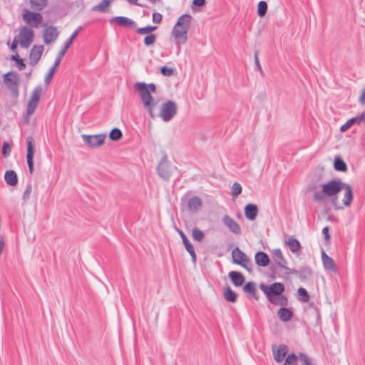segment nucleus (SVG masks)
<instances>
[{
	"label": "nucleus",
	"instance_id": "f257e3e1",
	"mask_svg": "<svg viewBox=\"0 0 365 365\" xmlns=\"http://www.w3.org/2000/svg\"><path fill=\"white\" fill-rule=\"evenodd\" d=\"M344 182L340 179H332L322 185V190L316 191L312 200L317 202H324L327 197H331V204L336 210H341L344 206L339 205L337 194L343 190Z\"/></svg>",
	"mask_w": 365,
	"mask_h": 365
},
{
	"label": "nucleus",
	"instance_id": "f03ea898",
	"mask_svg": "<svg viewBox=\"0 0 365 365\" xmlns=\"http://www.w3.org/2000/svg\"><path fill=\"white\" fill-rule=\"evenodd\" d=\"M133 87L135 90L138 91L145 110L148 112L151 118H154L153 109L158 102L151 96V93H156V86L154 83L147 84L143 82H138L134 84Z\"/></svg>",
	"mask_w": 365,
	"mask_h": 365
},
{
	"label": "nucleus",
	"instance_id": "7ed1b4c3",
	"mask_svg": "<svg viewBox=\"0 0 365 365\" xmlns=\"http://www.w3.org/2000/svg\"><path fill=\"white\" fill-rule=\"evenodd\" d=\"M259 289L263 292L270 303L281 307L288 305V298L283 294L285 287L282 283L274 282L270 285L260 284Z\"/></svg>",
	"mask_w": 365,
	"mask_h": 365
},
{
	"label": "nucleus",
	"instance_id": "20e7f679",
	"mask_svg": "<svg viewBox=\"0 0 365 365\" xmlns=\"http://www.w3.org/2000/svg\"><path fill=\"white\" fill-rule=\"evenodd\" d=\"M191 19L190 14H183L178 19L172 31V36L177 39V43L185 44L187 42Z\"/></svg>",
	"mask_w": 365,
	"mask_h": 365
},
{
	"label": "nucleus",
	"instance_id": "39448f33",
	"mask_svg": "<svg viewBox=\"0 0 365 365\" xmlns=\"http://www.w3.org/2000/svg\"><path fill=\"white\" fill-rule=\"evenodd\" d=\"M82 29H83L82 26H78L75 30V31L71 34V36L69 37V38L65 43L62 49L58 53L57 58H56V61H55L53 66L49 69V71H48L47 74L45 76L44 83L46 85H48L51 83V79L56 71V68L60 65L63 57L66 54V53L68 51V48L70 47L71 44L73 43V41L77 37V36L78 35L80 31L82 30Z\"/></svg>",
	"mask_w": 365,
	"mask_h": 365
},
{
	"label": "nucleus",
	"instance_id": "423d86ee",
	"mask_svg": "<svg viewBox=\"0 0 365 365\" xmlns=\"http://www.w3.org/2000/svg\"><path fill=\"white\" fill-rule=\"evenodd\" d=\"M177 170L175 166L168 160V156L164 155L156 168L158 176L163 180L168 181L173 175V172Z\"/></svg>",
	"mask_w": 365,
	"mask_h": 365
},
{
	"label": "nucleus",
	"instance_id": "0eeeda50",
	"mask_svg": "<svg viewBox=\"0 0 365 365\" xmlns=\"http://www.w3.org/2000/svg\"><path fill=\"white\" fill-rule=\"evenodd\" d=\"M3 81L7 88L11 91L13 97L18 98L19 95V86L20 83L19 75L14 71H9L4 75Z\"/></svg>",
	"mask_w": 365,
	"mask_h": 365
},
{
	"label": "nucleus",
	"instance_id": "6e6552de",
	"mask_svg": "<svg viewBox=\"0 0 365 365\" xmlns=\"http://www.w3.org/2000/svg\"><path fill=\"white\" fill-rule=\"evenodd\" d=\"M177 113V105L175 102L168 100L162 104L160 116L165 122L171 120Z\"/></svg>",
	"mask_w": 365,
	"mask_h": 365
},
{
	"label": "nucleus",
	"instance_id": "1a4fd4ad",
	"mask_svg": "<svg viewBox=\"0 0 365 365\" xmlns=\"http://www.w3.org/2000/svg\"><path fill=\"white\" fill-rule=\"evenodd\" d=\"M232 258L233 263L240 265L249 272H252V268L247 265L250 262V258L238 247L232 251Z\"/></svg>",
	"mask_w": 365,
	"mask_h": 365
},
{
	"label": "nucleus",
	"instance_id": "9d476101",
	"mask_svg": "<svg viewBox=\"0 0 365 365\" xmlns=\"http://www.w3.org/2000/svg\"><path fill=\"white\" fill-rule=\"evenodd\" d=\"M42 93L43 88L41 86H38L33 90L31 98L26 106L27 115H31L35 112Z\"/></svg>",
	"mask_w": 365,
	"mask_h": 365
},
{
	"label": "nucleus",
	"instance_id": "9b49d317",
	"mask_svg": "<svg viewBox=\"0 0 365 365\" xmlns=\"http://www.w3.org/2000/svg\"><path fill=\"white\" fill-rule=\"evenodd\" d=\"M18 37L19 38V41L21 47L27 48L34 41V32L31 28L22 26L20 29Z\"/></svg>",
	"mask_w": 365,
	"mask_h": 365
},
{
	"label": "nucleus",
	"instance_id": "f8f14e48",
	"mask_svg": "<svg viewBox=\"0 0 365 365\" xmlns=\"http://www.w3.org/2000/svg\"><path fill=\"white\" fill-rule=\"evenodd\" d=\"M24 21L31 27L38 28L43 21V16L38 12L24 9L22 15Z\"/></svg>",
	"mask_w": 365,
	"mask_h": 365
},
{
	"label": "nucleus",
	"instance_id": "ddd939ff",
	"mask_svg": "<svg viewBox=\"0 0 365 365\" xmlns=\"http://www.w3.org/2000/svg\"><path fill=\"white\" fill-rule=\"evenodd\" d=\"M81 138L86 145L91 148H96L102 145L106 138V134L82 135Z\"/></svg>",
	"mask_w": 365,
	"mask_h": 365
},
{
	"label": "nucleus",
	"instance_id": "4468645a",
	"mask_svg": "<svg viewBox=\"0 0 365 365\" xmlns=\"http://www.w3.org/2000/svg\"><path fill=\"white\" fill-rule=\"evenodd\" d=\"M27 153L26 162L30 174L34 173V139L32 136L26 138Z\"/></svg>",
	"mask_w": 365,
	"mask_h": 365
},
{
	"label": "nucleus",
	"instance_id": "2eb2a0df",
	"mask_svg": "<svg viewBox=\"0 0 365 365\" xmlns=\"http://www.w3.org/2000/svg\"><path fill=\"white\" fill-rule=\"evenodd\" d=\"M222 222L235 235H240L242 234L240 225L228 215H225L222 218Z\"/></svg>",
	"mask_w": 365,
	"mask_h": 365
},
{
	"label": "nucleus",
	"instance_id": "dca6fc26",
	"mask_svg": "<svg viewBox=\"0 0 365 365\" xmlns=\"http://www.w3.org/2000/svg\"><path fill=\"white\" fill-rule=\"evenodd\" d=\"M44 50V46L43 45H34L29 53V63L34 66H36L41 57Z\"/></svg>",
	"mask_w": 365,
	"mask_h": 365
},
{
	"label": "nucleus",
	"instance_id": "f3484780",
	"mask_svg": "<svg viewBox=\"0 0 365 365\" xmlns=\"http://www.w3.org/2000/svg\"><path fill=\"white\" fill-rule=\"evenodd\" d=\"M58 31L56 26H47L43 32V41L46 44L54 42L58 36Z\"/></svg>",
	"mask_w": 365,
	"mask_h": 365
},
{
	"label": "nucleus",
	"instance_id": "a211bd4d",
	"mask_svg": "<svg viewBox=\"0 0 365 365\" xmlns=\"http://www.w3.org/2000/svg\"><path fill=\"white\" fill-rule=\"evenodd\" d=\"M182 204H185L189 211L196 212L202 207V200L197 196L192 197L187 200L182 198Z\"/></svg>",
	"mask_w": 365,
	"mask_h": 365
},
{
	"label": "nucleus",
	"instance_id": "6ab92c4d",
	"mask_svg": "<svg viewBox=\"0 0 365 365\" xmlns=\"http://www.w3.org/2000/svg\"><path fill=\"white\" fill-rule=\"evenodd\" d=\"M177 230L182 240L183 245H184L186 250L191 255L192 261L195 263L197 260V255H196L193 245L191 244V242L189 241V240L186 237L185 234L182 230H180L179 229H178Z\"/></svg>",
	"mask_w": 365,
	"mask_h": 365
},
{
	"label": "nucleus",
	"instance_id": "aec40b11",
	"mask_svg": "<svg viewBox=\"0 0 365 365\" xmlns=\"http://www.w3.org/2000/svg\"><path fill=\"white\" fill-rule=\"evenodd\" d=\"M365 123V112H363L359 115L351 118L348 120L346 123L342 125L340 128L341 132H345L349 128H350L353 125L357 124L361 125V123Z\"/></svg>",
	"mask_w": 365,
	"mask_h": 365
},
{
	"label": "nucleus",
	"instance_id": "412c9836",
	"mask_svg": "<svg viewBox=\"0 0 365 365\" xmlns=\"http://www.w3.org/2000/svg\"><path fill=\"white\" fill-rule=\"evenodd\" d=\"M273 355L275 361L280 363L285 359V356L288 352V346L285 344H280L279 346H273Z\"/></svg>",
	"mask_w": 365,
	"mask_h": 365
},
{
	"label": "nucleus",
	"instance_id": "4be33fe9",
	"mask_svg": "<svg viewBox=\"0 0 365 365\" xmlns=\"http://www.w3.org/2000/svg\"><path fill=\"white\" fill-rule=\"evenodd\" d=\"M273 259L277 265L281 269H288L287 261L284 257L283 254L280 249H274L272 251Z\"/></svg>",
	"mask_w": 365,
	"mask_h": 365
},
{
	"label": "nucleus",
	"instance_id": "5701e85b",
	"mask_svg": "<svg viewBox=\"0 0 365 365\" xmlns=\"http://www.w3.org/2000/svg\"><path fill=\"white\" fill-rule=\"evenodd\" d=\"M343 190H345L344 198H343V205L344 207H349L354 199V192L352 187L350 185L344 182Z\"/></svg>",
	"mask_w": 365,
	"mask_h": 365
},
{
	"label": "nucleus",
	"instance_id": "b1692460",
	"mask_svg": "<svg viewBox=\"0 0 365 365\" xmlns=\"http://www.w3.org/2000/svg\"><path fill=\"white\" fill-rule=\"evenodd\" d=\"M110 23L115 22L119 26L135 29L136 24L132 19L125 16H115L110 20Z\"/></svg>",
	"mask_w": 365,
	"mask_h": 365
},
{
	"label": "nucleus",
	"instance_id": "393cba45",
	"mask_svg": "<svg viewBox=\"0 0 365 365\" xmlns=\"http://www.w3.org/2000/svg\"><path fill=\"white\" fill-rule=\"evenodd\" d=\"M322 259L325 269L333 272H337V268L334 259L328 256L324 250L322 252Z\"/></svg>",
	"mask_w": 365,
	"mask_h": 365
},
{
	"label": "nucleus",
	"instance_id": "a878e982",
	"mask_svg": "<svg viewBox=\"0 0 365 365\" xmlns=\"http://www.w3.org/2000/svg\"><path fill=\"white\" fill-rule=\"evenodd\" d=\"M255 260L256 264L259 267H267L270 262L268 255L262 251L256 252Z\"/></svg>",
	"mask_w": 365,
	"mask_h": 365
},
{
	"label": "nucleus",
	"instance_id": "bb28decb",
	"mask_svg": "<svg viewBox=\"0 0 365 365\" xmlns=\"http://www.w3.org/2000/svg\"><path fill=\"white\" fill-rule=\"evenodd\" d=\"M258 214V207L255 204H247L245 207V217L251 221L256 219Z\"/></svg>",
	"mask_w": 365,
	"mask_h": 365
},
{
	"label": "nucleus",
	"instance_id": "cd10ccee",
	"mask_svg": "<svg viewBox=\"0 0 365 365\" xmlns=\"http://www.w3.org/2000/svg\"><path fill=\"white\" fill-rule=\"evenodd\" d=\"M228 275L232 284L235 287H241L245 282V278L244 275L240 272L231 271L229 272Z\"/></svg>",
	"mask_w": 365,
	"mask_h": 365
},
{
	"label": "nucleus",
	"instance_id": "c85d7f7f",
	"mask_svg": "<svg viewBox=\"0 0 365 365\" xmlns=\"http://www.w3.org/2000/svg\"><path fill=\"white\" fill-rule=\"evenodd\" d=\"M4 180L10 186H15L18 183V177L15 171L7 170L4 174Z\"/></svg>",
	"mask_w": 365,
	"mask_h": 365
},
{
	"label": "nucleus",
	"instance_id": "c756f323",
	"mask_svg": "<svg viewBox=\"0 0 365 365\" xmlns=\"http://www.w3.org/2000/svg\"><path fill=\"white\" fill-rule=\"evenodd\" d=\"M277 316L281 321L288 322L292 318L293 313L290 309L282 307L278 310Z\"/></svg>",
	"mask_w": 365,
	"mask_h": 365
},
{
	"label": "nucleus",
	"instance_id": "7c9ffc66",
	"mask_svg": "<svg viewBox=\"0 0 365 365\" xmlns=\"http://www.w3.org/2000/svg\"><path fill=\"white\" fill-rule=\"evenodd\" d=\"M286 244L288 245L289 250L293 253H297V252L300 251L302 248L301 244L299 242V240L294 238V237H291L290 238H289V240L286 241Z\"/></svg>",
	"mask_w": 365,
	"mask_h": 365
},
{
	"label": "nucleus",
	"instance_id": "2f4dec72",
	"mask_svg": "<svg viewBox=\"0 0 365 365\" xmlns=\"http://www.w3.org/2000/svg\"><path fill=\"white\" fill-rule=\"evenodd\" d=\"M225 299L229 302H235L237 301V294L230 288V286H226L224 288L223 293Z\"/></svg>",
	"mask_w": 365,
	"mask_h": 365
},
{
	"label": "nucleus",
	"instance_id": "473e14b6",
	"mask_svg": "<svg viewBox=\"0 0 365 365\" xmlns=\"http://www.w3.org/2000/svg\"><path fill=\"white\" fill-rule=\"evenodd\" d=\"M334 168L336 171L346 172L347 165L340 156H336L334 161Z\"/></svg>",
	"mask_w": 365,
	"mask_h": 365
},
{
	"label": "nucleus",
	"instance_id": "72a5a7b5",
	"mask_svg": "<svg viewBox=\"0 0 365 365\" xmlns=\"http://www.w3.org/2000/svg\"><path fill=\"white\" fill-rule=\"evenodd\" d=\"M31 7L34 11H40L47 6V0H29Z\"/></svg>",
	"mask_w": 365,
	"mask_h": 365
},
{
	"label": "nucleus",
	"instance_id": "f704fd0d",
	"mask_svg": "<svg viewBox=\"0 0 365 365\" xmlns=\"http://www.w3.org/2000/svg\"><path fill=\"white\" fill-rule=\"evenodd\" d=\"M312 274V269L308 266L301 267L299 270V277L302 280H306Z\"/></svg>",
	"mask_w": 365,
	"mask_h": 365
},
{
	"label": "nucleus",
	"instance_id": "c9c22d12",
	"mask_svg": "<svg viewBox=\"0 0 365 365\" xmlns=\"http://www.w3.org/2000/svg\"><path fill=\"white\" fill-rule=\"evenodd\" d=\"M113 1V0H103L98 5L94 6L93 10L101 12H106L107 7Z\"/></svg>",
	"mask_w": 365,
	"mask_h": 365
},
{
	"label": "nucleus",
	"instance_id": "e433bc0d",
	"mask_svg": "<svg viewBox=\"0 0 365 365\" xmlns=\"http://www.w3.org/2000/svg\"><path fill=\"white\" fill-rule=\"evenodd\" d=\"M122 136L123 134L121 130L117 128H113L109 133L110 139L113 141L120 140L122 138Z\"/></svg>",
	"mask_w": 365,
	"mask_h": 365
},
{
	"label": "nucleus",
	"instance_id": "4c0bfd02",
	"mask_svg": "<svg viewBox=\"0 0 365 365\" xmlns=\"http://www.w3.org/2000/svg\"><path fill=\"white\" fill-rule=\"evenodd\" d=\"M192 237L195 240L200 242L205 238V233L199 228L195 227L192 230Z\"/></svg>",
	"mask_w": 365,
	"mask_h": 365
},
{
	"label": "nucleus",
	"instance_id": "58836bf2",
	"mask_svg": "<svg viewBox=\"0 0 365 365\" xmlns=\"http://www.w3.org/2000/svg\"><path fill=\"white\" fill-rule=\"evenodd\" d=\"M156 29V26H146L145 27L136 29L135 31L138 34L144 35L152 34L151 32Z\"/></svg>",
	"mask_w": 365,
	"mask_h": 365
},
{
	"label": "nucleus",
	"instance_id": "ea45409f",
	"mask_svg": "<svg viewBox=\"0 0 365 365\" xmlns=\"http://www.w3.org/2000/svg\"><path fill=\"white\" fill-rule=\"evenodd\" d=\"M299 359V355L297 356L294 353L289 354L285 358V361L283 365H295Z\"/></svg>",
	"mask_w": 365,
	"mask_h": 365
},
{
	"label": "nucleus",
	"instance_id": "a19ab883",
	"mask_svg": "<svg viewBox=\"0 0 365 365\" xmlns=\"http://www.w3.org/2000/svg\"><path fill=\"white\" fill-rule=\"evenodd\" d=\"M267 11V4L264 1L259 2L257 6V14L259 17H263L266 14Z\"/></svg>",
	"mask_w": 365,
	"mask_h": 365
},
{
	"label": "nucleus",
	"instance_id": "79ce46f5",
	"mask_svg": "<svg viewBox=\"0 0 365 365\" xmlns=\"http://www.w3.org/2000/svg\"><path fill=\"white\" fill-rule=\"evenodd\" d=\"M242 289L245 293L254 294L257 290L256 284L254 282H248L245 284Z\"/></svg>",
	"mask_w": 365,
	"mask_h": 365
},
{
	"label": "nucleus",
	"instance_id": "37998d69",
	"mask_svg": "<svg viewBox=\"0 0 365 365\" xmlns=\"http://www.w3.org/2000/svg\"><path fill=\"white\" fill-rule=\"evenodd\" d=\"M156 39L157 36L155 34H150L144 38L143 42L146 46H151L155 43Z\"/></svg>",
	"mask_w": 365,
	"mask_h": 365
},
{
	"label": "nucleus",
	"instance_id": "c03bdc74",
	"mask_svg": "<svg viewBox=\"0 0 365 365\" xmlns=\"http://www.w3.org/2000/svg\"><path fill=\"white\" fill-rule=\"evenodd\" d=\"M298 294L300 297L299 300L302 302H307L309 300V295L306 290V289L303 287H299L298 289Z\"/></svg>",
	"mask_w": 365,
	"mask_h": 365
},
{
	"label": "nucleus",
	"instance_id": "a18cd8bd",
	"mask_svg": "<svg viewBox=\"0 0 365 365\" xmlns=\"http://www.w3.org/2000/svg\"><path fill=\"white\" fill-rule=\"evenodd\" d=\"M302 365H312L311 359L304 353H299V359Z\"/></svg>",
	"mask_w": 365,
	"mask_h": 365
},
{
	"label": "nucleus",
	"instance_id": "49530a36",
	"mask_svg": "<svg viewBox=\"0 0 365 365\" xmlns=\"http://www.w3.org/2000/svg\"><path fill=\"white\" fill-rule=\"evenodd\" d=\"M242 192V186L238 182H235L232 187V196L235 198Z\"/></svg>",
	"mask_w": 365,
	"mask_h": 365
},
{
	"label": "nucleus",
	"instance_id": "de8ad7c7",
	"mask_svg": "<svg viewBox=\"0 0 365 365\" xmlns=\"http://www.w3.org/2000/svg\"><path fill=\"white\" fill-rule=\"evenodd\" d=\"M11 152V145L8 142H4L2 147V155L4 158H7Z\"/></svg>",
	"mask_w": 365,
	"mask_h": 365
},
{
	"label": "nucleus",
	"instance_id": "09e8293b",
	"mask_svg": "<svg viewBox=\"0 0 365 365\" xmlns=\"http://www.w3.org/2000/svg\"><path fill=\"white\" fill-rule=\"evenodd\" d=\"M160 73L164 76H171L174 73V69L164 66L160 68Z\"/></svg>",
	"mask_w": 365,
	"mask_h": 365
},
{
	"label": "nucleus",
	"instance_id": "8fccbe9b",
	"mask_svg": "<svg viewBox=\"0 0 365 365\" xmlns=\"http://www.w3.org/2000/svg\"><path fill=\"white\" fill-rule=\"evenodd\" d=\"M259 53V50H257L255 52V64L256 67L257 68V69L259 70V71L260 72L261 75L264 76V72H263V70L262 68V66L260 65L259 58H258Z\"/></svg>",
	"mask_w": 365,
	"mask_h": 365
},
{
	"label": "nucleus",
	"instance_id": "3c124183",
	"mask_svg": "<svg viewBox=\"0 0 365 365\" xmlns=\"http://www.w3.org/2000/svg\"><path fill=\"white\" fill-rule=\"evenodd\" d=\"M31 190H32V185L31 183H29L26 186V188L24 194H23L22 199L24 200V201L26 202L29 199Z\"/></svg>",
	"mask_w": 365,
	"mask_h": 365
},
{
	"label": "nucleus",
	"instance_id": "603ef678",
	"mask_svg": "<svg viewBox=\"0 0 365 365\" xmlns=\"http://www.w3.org/2000/svg\"><path fill=\"white\" fill-rule=\"evenodd\" d=\"M19 43V41L17 39V36H15L12 43L10 45V48L13 52H14V53L17 52V46H18Z\"/></svg>",
	"mask_w": 365,
	"mask_h": 365
},
{
	"label": "nucleus",
	"instance_id": "864d4df0",
	"mask_svg": "<svg viewBox=\"0 0 365 365\" xmlns=\"http://www.w3.org/2000/svg\"><path fill=\"white\" fill-rule=\"evenodd\" d=\"M163 19L162 15L160 13H153V21L156 24H159L161 22Z\"/></svg>",
	"mask_w": 365,
	"mask_h": 365
},
{
	"label": "nucleus",
	"instance_id": "5fc2aeb1",
	"mask_svg": "<svg viewBox=\"0 0 365 365\" xmlns=\"http://www.w3.org/2000/svg\"><path fill=\"white\" fill-rule=\"evenodd\" d=\"M322 234L324 236V240L327 242H329V240H330V235H329V227L328 226H327V227L323 228Z\"/></svg>",
	"mask_w": 365,
	"mask_h": 365
},
{
	"label": "nucleus",
	"instance_id": "6e6d98bb",
	"mask_svg": "<svg viewBox=\"0 0 365 365\" xmlns=\"http://www.w3.org/2000/svg\"><path fill=\"white\" fill-rule=\"evenodd\" d=\"M16 63L19 70L22 71L26 68V64L24 61V59L20 58Z\"/></svg>",
	"mask_w": 365,
	"mask_h": 365
},
{
	"label": "nucleus",
	"instance_id": "4d7b16f0",
	"mask_svg": "<svg viewBox=\"0 0 365 365\" xmlns=\"http://www.w3.org/2000/svg\"><path fill=\"white\" fill-rule=\"evenodd\" d=\"M193 5L196 6H203L206 4V0H193Z\"/></svg>",
	"mask_w": 365,
	"mask_h": 365
},
{
	"label": "nucleus",
	"instance_id": "13d9d810",
	"mask_svg": "<svg viewBox=\"0 0 365 365\" xmlns=\"http://www.w3.org/2000/svg\"><path fill=\"white\" fill-rule=\"evenodd\" d=\"M284 269L288 272H287L288 274H294V275H297L299 277V270H297L295 269H291L289 267H288V269Z\"/></svg>",
	"mask_w": 365,
	"mask_h": 365
},
{
	"label": "nucleus",
	"instance_id": "bf43d9fd",
	"mask_svg": "<svg viewBox=\"0 0 365 365\" xmlns=\"http://www.w3.org/2000/svg\"><path fill=\"white\" fill-rule=\"evenodd\" d=\"M359 101L361 105L365 106V88L362 91L361 95L359 97Z\"/></svg>",
	"mask_w": 365,
	"mask_h": 365
},
{
	"label": "nucleus",
	"instance_id": "052dcab7",
	"mask_svg": "<svg viewBox=\"0 0 365 365\" xmlns=\"http://www.w3.org/2000/svg\"><path fill=\"white\" fill-rule=\"evenodd\" d=\"M19 58H20V57H19V54L17 53V52L15 53V55H12L10 57V59L15 62H16Z\"/></svg>",
	"mask_w": 365,
	"mask_h": 365
},
{
	"label": "nucleus",
	"instance_id": "680f3d73",
	"mask_svg": "<svg viewBox=\"0 0 365 365\" xmlns=\"http://www.w3.org/2000/svg\"><path fill=\"white\" fill-rule=\"evenodd\" d=\"M4 246V240L1 237H0V254H1V252L3 251Z\"/></svg>",
	"mask_w": 365,
	"mask_h": 365
},
{
	"label": "nucleus",
	"instance_id": "e2e57ef3",
	"mask_svg": "<svg viewBox=\"0 0 365 365\" xmlns=\"http://www.w3.org/2000/svg\"><path fill=\"white\" fill-rule=\"evenodd\" d=\"M29 116L30 115H27V114L26 113V115L24 116V123L26 124H29Z\"/></svg>",
	"mask_w": 365,
	"mask_h": 365
},
{
	"label": "nucleus",
	"instance_id": "0e129e2a",
	"mask_svg": "<svg viewBox=\"0 0 365 365\" xmlns=\"http://www.w3.org/2000/svg\"><path fill=\"white\" fill-rule=\"evenodd\" d=\"M130 4L138 5V0H127Z\"/></svg>",
	"mask_w": 365,
	"mask_h": 365
},
{
	"label": "nucleus",
	"instance_id": "69168bd1",
	"mask_svg": "<svg viewBox=\"0 0 365 365\" xmlns=\"http://www.w3.org/2000/svg\"><path fill=\"white\" fill-rule=\"evenodd\" d=\"M251 296L255 299V300H258L259 299V296L257 295L256 294V292H255L254 294H251Z\"/></svg>",
	"mask_w": 365,
	"mask_h": 365
},
{
	"label": "nucleus",
	"instance_id": "338daca9",
	"mask_svg": "<svg viewBox=\"0 0 365 365\" xmlns=\"http://www.w3.org/2000/svg\"><path fill=\"white\" fill-rule=\"evenodd\" d=\"M31 72H29V73H26V77H29L31 76Z\"/></svg>",
	"mask_w": 365,
	"mask_h": 365
},
{
	"label": "nucleus",
	"instance_id": "774afa93",
	"mask_svg": "<svg viewBox=\"0 0 365 365\" xmlns=\"http://www.w3.org/2000/svg\"><path fill=\"white\" fill-rule=\"evenodd\" d=\"M309 305H310V306H312V305H314V303H313V302H312V303H310V304H309Z\"/></svg>",
	"mask_w": 365,
	"mask_h": 365
}]
</instances>
